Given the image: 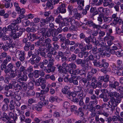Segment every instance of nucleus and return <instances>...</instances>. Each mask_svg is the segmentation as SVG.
<instances>
[{
	"label": "nucleus",
	"mask_w": 123,
	"mask_h": 123,
	"mask_svg": "<svg viewBox=\"0 0 123 123\" xmlns=\"http://www.w3.org/2000/svg\"><path fill=\"white\" fill-rule=\"evenodd\" d=\"M108 106V104L104 103L102 104L101 105H96L93 108V111L96 110L97 111V114L99 115H103L106 117L109 116V114L107 112H105L103 110V108Z\"/></svg>",
	"instance_id": "1"
},
{
	"label": "nucleus",
	"mask_w": 123,
	"mask_h": 123,
	"mask_svg": "<svg viewBox=\"0 0 123 123\" xmlns=\"http://www.w3.org/2000/svg\"><path fill=\"white\" fill-rule=\"evenodd\" d=\"M116 98H113L111 99L110 102L113 106H114V110L116 107H117L120 103L122 100V98H123V93H120V94L117 92V96Z\"/></svg>",
	"instance_id": "2"
},
{
	"label": "nucleus",
	"mask_w": 123,
	"mask_h": 123,
	"mask_svg": "<svg viewBox=\"0 0 123 123\" xmlns=\"http://www.w3.org/2000/svg\"><path fill=\"white\" fill-rule=\"evenodd\" d=\"M108 96L110 97L111 98H110V100L108 102V106L110 109L111 111L112 112L114 110V106H113L111 102H110L111 99L113 98H114V96L116 97L117 96V92L116 91L114 92H110L108 93Z\"/></svg>",
	"instance_id": "3"
},
{
	"label": "nucleus",
	"mask_w": 123,
	"mask_h": 123,
	"mask_svg": "<svg viewBox=\"0 0 123 123\" xmlns=\"http://www.w3.org/2000/svg\"><path fill=\"white\" fill-rule=\"evenodd\" d=\"M25 53L24 51L18 50L16 52L15 55L16 58L22 62L24 61L25 57Z\"/></svg>",
	"instance_id": "4"
},
{
	"label": "nucleus",
	"mask_w": 123,
	"mask_h": 123,
	"mask_svg": "<svg viewBox=\"0 0 123 123\" xmlns=\"http://www.w3.org/2000/svg\"><path fill=\"white\" fill-rule=\"evenodd\" d=\"M16 23H14L10 24L7 27H4L3 28L2 31L5 32L7 33L12 32L14 31H15L16 30L15 28V26H17Z\"/></svg>",
	"instance_id": "5"
},
{
	"label": "nucleus",
	"mask_w": 123,
	"mask_h": 123,
	"mask_svg": "<svg viewBox=\"0 0 123 123\" xmlns=\"http://www.w3.org/2000/svg\"><path fill=\"white\" fill-rule=\"evenodd\" d=\"M45 80L43 78H39L35 82V85L37 86H40L42 89H45L46 86Z\"/></svg>",
	"instance_id": "6"
},
{
	"label": "nucleus",
	"mask_w": 123,
	"mask_h": 123,
	"mask_svg": "<svg viewBox=\"0 0 123 123\" xmlns=\"http://www.w3.org/2000/svg\"><path fill=\"white\" fill-rule=\"evenodd\" d=\"M54 20V18L52 16H50L49 17H46L45 19H41L40 22L42 25L44 26L46 24L49 23L50 21L53 22Z\"/></svg>",
	"instance_id": "7"
},
{
	"label": "nucleus",
	"mask_w": 123,
	"mask_h": 123,
	"mask_svg": "<svg viewBox=\"0 0 123 123\" xmlns=\"http://www.w3.org/2000/svg\"><path fill=\"white\" fill-rule=\"evenodd\" d=\"M23 33L22 31H19L18 32H17L16 30L15 31H14L12 32L11 33L10 35V37H12V38L14 39H15L17 38H18Z\"/></svg>",
	"instance_id": "8"
},
{
	"label": "nucleus",
	"mask_w": 123,
	"mask_h": 123,
	"mask_svg": "<svg viewBox=\"0 0 123 123\" xmlns=\"http://www.w3.org/2000/svg\"><path fill=\"white\" fill-rule=\"evenodd\" d=\"M35 48V45L32 44L29 41L25 44L24 47V49L26 51H29L30 49L31 50H34Z\"/></svg>",
	"instance_id": "9"
},
{
	"label": "nucleus",
	"mask_w": 123,
	"mask_h": 123,
	"mask_svg": "<svg viewBox=\"0 0 123 123\" xmlns=\"http://www.w3.org/2000/svg\"><path fill=\"white\" fill-rule=\"evenodd\" d=\"M12 43H10L8 41H6V43H4L3 49L5 51H7L8 49H9L10 51L12 52V50H10V49H13V48Z\"/></svg>",
	"instance_id": "10"
},
{
	"label": "nucleus",
	"mask_w": 123,
	"mask_h": 123,
	"mask_svg": "<svg viewBox=\"0 0 123 123\" xmlns=\"http://www.w3.org/2000/svg\"><path fill=\"white\" fill-rule=\"evenodd\" d=\"M66 4L62 3L57 9L56 12L58 13H65L66 12V10L65 8Z\"/></svg>",
	"instance_id": "11"
},
{
	"label": "nucleus",
	"mask_w": 123,
	"mask_h": 123,
	"mask_svg": "<svg viewBox=\"0 0 123 123\" xmlns=\"http://www.w3.org/2000/svg\"><path fill=\"white\" fill-rule=\"evenodd\" d=\"M63 19L62 16L59 14L55 19V22L57 24H59V26L61 27L63 26L64 24H63V21H62V20H63Z\"/></svg>",
	"instance_id": "12"
},
{
	"label": "nucleus",
	"mask_w": 123,
	"mask_h": 123,
	"mask_svg": "<svg viewBox=\"0 0 123 123\" xmlns=\"http://www.w3.org/2000/svg\"><path fill=\"white\" fill-rule=\"evenodd\" d=\"M48 61L47 60L45 59L42 62H39V66L43 70H45L47 68L46 66L48 64Z\"/></svg>",
	"instance_id": "13"
},
{
	"label": "nucleus",
	"mask_w": 123,
	"mask_h": 123,
	"mask_svg": "<svg viewBox=\"0 0 123 123\" xmlns=\"http://www.w3.org/2000/svg\"><path fill=\"white\" fill-rule=\"evenodd\" d=\"M27 74V70L26 69L25 67L23 66H21L19 68V69H17L16 73L18 74Z\"/></svg>",
	"instance_id": "14"
},
{
	"label": "nucleus",
	"mask_w": 123,
	"mask_h": 123,
	"mask_svg": "<svg viewBox=\"0 0 123 123\" xmlns=\"http://www.w3.org/2000/svg\"><path fill=\"white\" fill-rule=\"evenodd\" d=\"M87 25L90 27L92 26L94 28L96 29H99L101 27L100 25H96L92 21H88L87 23Z\"/></svg>",
	"instance_id": "15"
},
{
	"label": "nucleus",
	"mask_w": 123,
	"mask_h": 123,
	"mask_svg": "<svg viewBox=\"0 0 123 123\" xmlns=\"http://www.w3.org/2000/svg\"><path fill=\"white\" fill-rule=\"evenodd\" d=\"M49 33L50 34V35L49 36L48 33H47L46 35L47 36V37H49L51 36L52 37H54L56 36L57 35V34L56 33V30L55 28L53 29H50V30L49 31Z\"/></svg>",
	"instance_id": "16"
},
{
	"label": "nucleus",
	"mask_w": 123,
	"mask_h": 123,
	"mask_svg": "<svg viewBox=\"0 0 123 123\" xmlns=\"http://www.w3.org/2000/svg\"><path fill=\"white\" fill-rule=\"evenodd\" d=\"M96 38L94 37H92L90 36L87 37L85 38L84 40L87 43H94V40H95Z\"/></svg>",
	"instance_id": "17"
},
{
	"label": "nucleus",
	"mask_w": 123,
	"mask_h": 123,
	"mask_svg": "<svg viewBox=\"0 0 123 123\" xmlns=\"http://www.w3.org/2000/svg\"><path fill=\"white\" fill-rule=\"evenodd\" d=\"M26 74H17L19 78L18 80H21L22 81H26L27 79V77Z\"/></svg>",
	"instance_id": "18"
},
{
	"label": "nucleus",
	"mask_w": 123,
	"mask_h": 123,
	"mask_svg": "<svg viewBox=\"0 0 123 123\" xmlns=\"http://www.w3.org/2000/svg\"><path fill=\"white\" fill-rule=\"evenodd\" d=\"M109 10L106 8H104L102 7H99L98 11L102 14H107L109 12Z\"/></svg>",
	"instance_id": "19"
},
{
	"label": "nucleus",
	"mask_w": 123,
	"mask_h": 123,
	"mask_svg": "<svg viewBox=\"0 0 123 123\" xmlns=\"http://www.w3.org/2000/svg\"><path fill=\"white\" fill-rule=\"evenodd\" d=\"M12 84H13V85L14 88L16 90H21V87L20 85L18 83L15 81H12Z\"/></svg>",
	"instance_id": "20"
},
{
	"label": "nucleus",
	"mask_w": 123,
	"mask_h": 123,
	"mask_svg": "<svg viewBox=\"0 0 123 123\" xmlns=\"http://www.w3.org/2000/svg\"><path fill=\"white\" fill-rule=\"evenodd\" d=\"M7 67L10 70L11 72H14L15 71L16 73L17 69L16 68V67L12 63H10L7 66Z\"/></svg>",
	"instance_id": "21"
},
{
	"label": "nucleus",
	"mask_w": 123,
	"mask_h": 123,
	"mask_svg": "<svg viewBox=\"0 0 123 123\" xmlns=\"http://www.w3.org/2000/svg\"><path fill=\"white\" fill-rule=\"evenodd\" d=\"M68 11L70 15H72L74 14V11L76 10L77 9L76 8H74L73 7L72 5H69L68 7Z\"/></svg>",
	"instance_id": "22"
},
{
	"label": "nucleus",
	"mask_w": 123,
	"mask_h": 123,
	"mask_svg": "<svg viewBox=\"0 0 123 123\" xmlns=\"http://www.w3.org/2000/svg\"><path fill=\"white\" fill-rule=\"evenodd\" d=\"M77 64L80 65L82 67H83L85 65L86 62L84 60H82L80 58L77 59L76 60Z\"/></svg>",
	"instance_id": "23"
},
{
	"label": "nucleus",
	"mask_w": 123,
	"mask_h": 123,
	"mask_svg": "<svg viewBox=\"0 0 123 123\" xmlns=\"http://www.w3.org/2000/svg\"><path fill=\"white\" fill-rule=\"evenodd\" d=\"M75 77V76H72L71 78H70L69 82L70 83H73L74 85L77 86L78 85V82L77 79H74Z\"/></svg>",
	"instance_id": "24"
},
{
	"label": "nucleus",
	"mask_w": 123,
	"mask_h": 123,
	"mask_svg": "<svg viewBox=\"0 0 123 123\" xmlns=\"http://www.w3.org/2000/svg\"><path fill=\"white\" fill-rule=\"evenodd\" d=\"M99 98L103 99V100L105 102H107L109 99L107 95H105L103 93L101 94L99 96Z\"/></svg>",
	"instance_id": "25"
},
{
	"label": "nucleus",
	"mask_w": 123,
	"mask_h": 123,
	"mask_svg": "<svg viewBox=\"0 0 123 123\" xmlns=\"http://www.w3.org/2000/svg\"><path fill=\"white\" fill-rule=\"evenodd\" d=\"M62 66L64 70V71L65 73V74H67L68 69V64L66 62H65L62 63Z\"/></svg>",
	"instance_id": "26"
},
{
	"label": "nucleus",
	"mask_w": 123,
	"mask_h": 123,
	"mask_svg": "<svg viewBox=\"0 0 123 123\" xmlns=\"http://www.w3.org/2000/svg\"><path fill=\"white\" fill-rule=\"evenodd\" d=\"M4 93L5 95L7 97H11L12 98L14 96V93L12 92L11 91H6Z\"/></svg>",
	"instance_id": "27"
},
{
	"label": "nucleus",
	"mask_w": 123,
	"mask_h": 123,
	"mask_svg": "<svg viewBox=\"0 0 123 123\" xmlns=\"http://www.w3.org/2000/svg\"><path fill=\"white\" fill-rule=\"evenodd\" d=\"M110 83H110L109 85L110 87L111 88H112L116 89L117 88H116L117 86H118L119 85V83L117 81H115L113 83L112 82Z\"/></svg>",
	"instance_id": "28"
},
{
	"label": "nucleus",
	"mask_w": 123,
	"mask_h": 123,
	"mask_svg": "<svg viewBox=\"0 0 123 123\" xmlns=\"http://www.w3.org/2000/svg\"><path fill=\"white\" fill-rule=\"evenodd\" d=\"M51 39L49 38H47L45 39L43 42H41V45L42 46H45L46 45L51 44Z\"/></svg>",
	"instance_id": "29"
},
{
	"label": "nucleus",
	"mask_w": 123,
	"mask_h": 123,
	"mask_svg": "<svg viewBox=\"0 0 123 123\" xmlns=\"http://www.w3.org/2000/svg\"><path fill=\"white\" fill-rule=\"evenodd\" d=\"M102 61L101 62H100L99 61H97L96 59H95V60H94L93 62L94 66L99 67V68L102 67Z\"/></svg>",
	"instance_id": "30"
},
{
	"label": "nucleus",
	"mask_w": 123,
	"mask_h": 123,
	"mask_svg": "<svg viewBox=\"0 0 123 123\" xmlns=\"http://www.w3.org/2000/svg\"><path fill=\"white\" fill-rule=\"evenodd\" d=\"M71 18H64L63 19V24H64L63 26L65 25H67L70 24Z\"/></svg>",
	"instance_id": "31"
},
{
	"label": "nucleus",
	"mask_w": 123,
	"mask_h": 123,
	"mask_svg": "<svg viewBox=\"0 0 123 123\" xmlns=\"http://www.w3.org/2000/svg\"><path fill=\"white\" fill-rule=\"evenodd\" d=\"M95 120L97 123H99L100 121L102 123H104L105 122V120L102 117L99 118V116L96 115L95 117Z\"/></svg>",
	"instance_id": "32"
},
{
	"label": "nucleus",
	"mask_w": 123,
	"mask_h": 123,
	"mask_svg": "<svg viewBox=\"0 0 123 123\" xmlns=\"http://www.w3.org/2000/svg\"><path fill=\"white\" fill-rule=\"evenodd\" d=\"M34 57L31 58L29 60V61L30 63L32 65H34V67L35 68H37L38 66V65L36 64L34 59Z\"/></svg>",
	"instance_id": "33"
},
{
	"label": "nucleus",
	"mask_w": 123,
	"mask_h": 123,
	"mask_svg": "<svg viewBox=\"0 0 123 123\" xmlns=\"http://www.w3.org/2000/svg\"><path fill=\"white\" fill-rule=\"evenodd\" d=\"M103 19L104 21L106 23L110 22L112 21V19L111 17H108L103 15Z\"/></svg>",
	"instance_id": "34"
},
{
	"label": "nucleus",
	"mask_w": 123,
	"mask_h": 123,
	"mask_svg": "<svg viewBox=\"0 0 123 123\" xmlns=\"http://www.w3.org/2000/svg\"><path fill=\"white\" fill-rule=\"evenodd\" d=\"M71 20L70 24L73 26H78L79 25V24L77 21L73 18H71Z\"/></svg>",
	"instance_id": "35"
},
{
	"label": "nucleus",
	"mask_w": 123,
	"mask_h": 123,
	"mask_svg": "<svg viewBox=\"0 0 123 123\" xmlns=\"http://www.w3.org/2000/svg\"><path fill=\"white\" fill-rule=\"evenodd\" d=\"M81 80L84 84L83 86H85L87 88L88 86L90 85V83L89 81H88L86 78H83L81 79Z\"/></svg>",
	"instance_id": "36"
},
{
	"label": "nucleus",
	"mask_w": 123,
	"mask_h": 123,
	"mask_svg": "<svg viewBox=\"0 0 123 123\" xmlns=\"http://www.w3.org/2000/svg\"><path fill=\"white\" fill-rule=\"evenodd\" d=\"M35 94V93L32 90H28L26 93V95L28 97H30V96H34Z\"/></svg>",
	"instance_id": "37"
},
{
	"label": "nucleus",
	"mask_w": 123,
	"mask_h": 123,
	"mask_svg": "<svg viewBox=\"0 0 123 123\" xmlns=\"http://www.w3.org/2000/svg\"><path fill=\"white\" fill-rule=\"evenodd\" d=\"M114 2L116 5L114 6V8L116 11L119 12L120 9L119 5L121 4V3L120 1L116 0Z\"/></svg>",
	"instance_id": "38"
},
{
	"label": "nucleus",
	"mask_w": 123,
	"mask_h": 123,
	"mask_svg": "<svg viewBox=\"0 0 123 123\" xmlns=\"http://www.w3.org/2000/svg\"><path fill=\"white\" fill-rule=\"evenodd\" d=\"M37 98L36 97H34L32 98H30L28 100V102L29 104H32L33 103H36L37 102Z\"/></svg>",
	"instance_id": "39"
},
{
	"label": "nucleus",
	"mask_w": 123,
	"mask_h": 123,
	"mask_svg": "<svg viewBox=\"0 0 123 123\" xmlns=\"http://www.w3.org/2000/svg\"><path fill=\"white\" fill-rule=\"evenodd\" d=\"M26 31L28 33L30 32L34 33L36 31L35 28L34 27H28L26 29Z\"/></svg>",
	"instance_id": "40"
},
{
	"label": "nucleus",
	"mask_w": 123,
	"mask_h": 123,
	"mask_svg": "<svg viewBox=\"0 0 123 123\" xmlns=\"http://www.w3.org/2000/svg\"><path fill=\"white\" fill-rule=\"evenodd\" d=\"M48 68H46V72L49 73L51 72H54L55 69V67L54 66H50V67H47Z\"/></svg>",
	"instance_id": "41"
},
{
	"label": "nucleus",
	"mask_w": 123,
	"mask_h": 123,
	"mask_svg": "<svg viewBox=\"0 0 123 123\" xmlns=\"http://www.w3.org/2000/svg\"><path fill=\"white\" fill-rule=\"evenodd\" d=\"M86 96V94L84 93V92L82 90L81 93L80 92L78 93L77 97L79 99H83Z\"/></svg>",
	"instance_id": "42"
},
{
	"label": "nucleus",
	"mask_w": 123,
	"mask_h": 123,
	"mask_svg": "<svg viewBox=\"0 0 123 123\" xmlns=\"http://www.w3.org/2000/svg\"><path fill=\"white\" fill-rule=\"evenodd\" d=\"M118 49V48L117 46H113L111 47L110 50V53L114 55L116 52V51Z\"/></svg>",
	"instance_id": "43"
},
{
	"label": "nucleus",
	"mask_w": 123,
	"mask_h": 123,
	"mask_svg": "<svg viewBox=\"0 0 123 123\" xmlns=\"http://www.w3.org/2000/svg\"><path fill=\"white\" fill-rule=\"evenodd\" d=\"M38 32L40 33H41L43 36L45 35V34L46 32V30L45 28L42 27L38 28Z\"/></svg>",
	"instance_id": "44"
},
{
	"label": "nucleus",
	"mask_w": 123,
	"mask_h": 123,
	"mask_svg": "<svg viewBox=\"0 0 123 123\" xmlns=\"http://www.w3.org/2000/svg\"><path fill=\"white\" fill-rule=\"evenodd\" d=\"M82 87L80 86H76L74 88V91L77 94H78L81 92L82 91Z\"/></svg>",
	"instance_id": "45"
},
{
	"label": "nucleus",
	"mask_w": 123,
	"mask_h": 123,
	"mask_svg": "<svg viewBox=\"0 0 123 123\" xmlns=\"http://www.w3.org/2000/svg\"><path fill=\"white\" fill-rule=\"evenodd\" d=\"M88 104V105L87 106V109L89 111H90L92 112L93 111V110L92 108L94 107L93 106L92 101H90Z\"/></svg>",
	"instance_id": "46"
},
{
	"label": "nucleus",
	"mask_w": 123,
	"mask_h": 123,
	"mask_svg": "<svg viewBox=\"0 0 123 123\" xmlns=\"http://www.w3.org/2000/svg\"><path fill=\"white\" fill-rule=\"evenodd\" d=\"M77 68L76 65L73 62H72L68 64V69H75Z\"/></svg>",
	"instance_id": "47"
},
{
	"label": "nucleus",
	"mask_w": 123,
	"mask_h": 123,
	"mask_svg": "<svg viewBox=\"0 0 123 123\" xmlns=\"http://www.w3.org/2000/svg\"><path fill=\"white\" fill-rule=\"evenodd\" d=\"M123 51L121 48H119L118 50L116 52V54L118 57H121L123 55Z\"/></svg>",
	"instance_id": "48"
},
{
	"label": "nucleus",
	"mask_w": 123,
	"mask_h": 123,
	"mask_svg": "<svg viewBox=\"0 0 123 123\" xmlns=\"http://www.w3.org/2000/svg\"><path fill=\"white\" fill-rule=\"evenodd\" d=\"M77 58V55L74 54L71 55V57L69 58V61H76Z\"/></svg>",
	"instance_id": "49"
},
{
	"label": "nucleus",
	"mask_w": 123,
	"mask_h": 123,
	"mask_svg": "<svg viewBox=\"0 0 123 123\" xmlns=\"http://www.w3.org/2000/svg\"><path fill=\"white\" fill-rule=\"evenodd\" d=\"M58 40L60 39V41L61 42H64L66 37H65L63 36L62 34H59L58 36Z\"/></svg>",
	"instance_id": "50"
},
{
	"label": "nucleus",
	"mask_w": 123,
	"mask_h": 123,
	"mask_svg": "<svg viewBox=\"0 0 123 123\" xmlns=\"http://www.w3.org/2000/svg\"><path fill=\"white\" fill-rule=\"evenodd\" d=\"M22 23L25 26H29L30 25V22L28 20L24 19L22 21Z\"/></svg>",
	"instance_id": "51"
},
{
	"label": "nucleus",
	"mask_w": 123,
	"mask_h": 123,
	"mask_svg": "<svg viewBox=\"0 0 123 123\" xmlns=\"http://www.w3.org/2000/svg\"><path fill=\"white\" fill-rule=\"evenodd\" d=\"M102 67H103L104 68L107 69L109 67V64L108 63L104 62V60H102Z\"/></svg>",
	"instance_id": "52"
},
{
	"label": "nucleus",
	"mask_w": 123,
	"mask_h": 123,
	"mask_svg": "<svg viewBox=\"0 0 123 123\" xmlns=\"http://www.w3.org/2000/svg\"><path fill=\"white\" fill-rule=\"evenodd\" d=\"M90 73V72L88 71H85L84 69H80V74L81 75H84L86 77V76L87 74Z\"/></svg>",
	"instance_id": "53"
},
{
	"label": "nucleus",
	"mask_w": 123,
	"mask_h": 123,
	"mask_svg": "<svg viewBox=\"0 0 123 123\" xmlns=\"http://www.w3.org/2000/svg\"><path fill=\"white\" fill-rule=\"evenodd\" d=\"M35 78H37L40 77V70H35L33 72Z\"/></svg>",
	"instance_id": "54"
},
{
	"label": "nucleus",
	"mask_w": 123,
	"mask_h": 123,
	"mask_svg": "<svg viewBox=\"0 0 123 123\" xmlns=\"http://www.w3.org/2000/svg\"><path fill=\"white\" fill-rule=\"evenodd\" d=\"M103 14H100L99 17L98 18L97 20L98 21V24L101 25L103 23Z\"/></svg>",
	"instance_id": "55"
},
{
	"label": "nucleus",
	"mask_w": 123,
	"mask_h": 123,
	"mask_svg": "<svg viewBox=\"0 0 123 123\" xmlns=\"http://www.w3.org/2000/svg\"><path fill=\"white\" fill-rule=\"evenodd\" d=\"M34 59L35 60V62L37 64L40 62L41 59V57L39 56H38L37 54L35 55V56Z\"/></svg>",
	"instance_id": "56"
},
{
	"label": "nucleus",
	"mask_w": 123,
	"mask_h": 123,
	"mask_svg": "<svg viewBox=\"0 0 123 123\" xmlns=\"http://www.w3.org/2000/svg\"><path fill=\"white\" fill-rule=\"evenodd\" d=\"M6 1V2L5 3L4 5L5 7L6 8H9V7H10V3L9 2L11 1V0H4Z\"/></svg>",
	"instance_id": "57"
},
{
	"label": "nucleus",
	"mask_w": 123,
	"mask_h": 123,
	"mask_svg": "<svg viewBox=\"0 0 123 123\" xmlns=\"http://www.w3.org/2000/svg\"><path fill=\"white\" fill-rule=\"evenodd\" d=\"M20 85L21 87V89L23 88L24 90H27V86L25 83L22 82H20Z\"/></svg>",
	"instance_id": "58"
},
{
	"label": "nucleus",
	"mask_w": 123,
	"mask_h": 123,
	"mask_svg": "<svg viewBox=\"0 0 123 123\" xmlns=\"http://www.w3.org/2000/svg\"><path fill=\"white\" fill-rule=\"evenodd\" d=\"M54 59L53 58L52 59H49L48 61L49 62L47 65V67H50V66H53L54 65Z\"/></svg>",
	"instance_id": "59"
},
{
	"label": "nucleus",
	"mask_w": 123,
	"mask_h": 123,
	"mask_svg": "<svg viewBox=\"0 0 123 123\" xmlns=\"http://www.w3.org/2000/svg\"><path fill=\"white\" fill-rule=\"evenodd\" d=\"M74 11V12L73 15L74 17H75L77 18H80L81 17V15L80 13H78L77 10V9L76 10H75Z\"/></svg>",
	"instance_id": "60"
},
{
	"label": "nucleus",
	"mask_w": 123,
	"mask_h": 123,
	"mask_svg": "<svg viewBox=\"0 0 123 123\" xmlns=\"http://www.w3.org/2000/svg\"><path fill=\"white\" fill-rule=\"evenodd\" d=\"M2 40L3 41H8L9 42L12 43L11 39L9 37L7 36H4L2 38Z\"/></svg>",
	"instance_id": "61"
},
{
	"label": "nucleus",
	"mask_w": 123,
	"mask_h": 123,
	"mask_svg": "<svg viewBox=\"0 0 123 123\" xmlns=\"http://www.w3.org/2000/svg\"><path fill=\"white\" fill-rule=\"evenodd\" d=\"M39 104L41 106H42L43 105H47L49 103V101L47 99H45L43 101V102H39Z\"/></svg>",
	"instance_id": "62"
},
{
	"label": "nucleus",
	"mask_w": 123,
	"mask_h": 123,
	"mask_svg": "<svg viewBox=\"0 0 123 123\" xmlns=\"http://www.w3.org/2000/svg\"><path fill=\"white\" fill-rule=\"evenodd\" d=\"M31 50L29 51L28 52V55L29 58L31 56H32V58L34 57L36 54V53H33V52Z\"/></svg>",
	"instance_id": "63"
},
{
	"label": "nucleus",
	"mask_w": 123,
	"mask_h": 123,
	"mask_svg": "<svg viewBox=\"0 0 123 123\" xmlns=\"http://www.w3.org/2000/svg\"><path fill=\"white\" fill-rule=\"evenodd\" d=\"M46 6L47 8L50 9H52L54 7L53 4L49 1L47 3Z\"/></svg>",
	"instance_id": "64"
}]
</instances>
